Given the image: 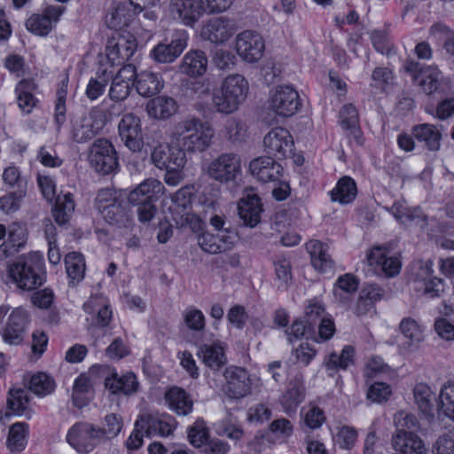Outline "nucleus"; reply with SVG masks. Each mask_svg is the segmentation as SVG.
Returning a JSON list of instances; mask_svg holds the SVG:
<instances>
[{"label":"nucleus","instance_id":"f257e3e1","mask_svg":"<svg viewBox=\"0 0 454 454\" xmlns=\"http://www.w3.org/2000/svg\"><path fill=\"white\" fill-rule=\"evenodd\" d=\"M8 275L23 291H34L45 282L43 257L38 252L19 256L8 265Z\"/></svg>","mask_w":454,"mask_h":454},{"label":"nucleus","instance_id":"f03ea898","mask_svg":"<svg viewBox=\"0 0 454 454\" xmlns=\"http://www.w3.org/2000/svg\"><path fill=\"white\" fill-rule=\"evenodd\" d=\"M248 90L249 83L243 75L230 74L222 82L220 88L214 91L212 105L219 114H233L245 102Z\"/></svg>","mask_w":454,"mask_h":454},{"label":"nucleus","instance_id":"7ed1b4c3","mask_svg":"<svg viewBox=\"0 0 454 454\" xmlns=\"http://www.w3.org/2000/svg\"><path fill=\"white\" fill-rule=\"evenodd\" d=\"M177 145L187 152H203L211 144L214 129L199 118H189L178 122L173 130Z\"/></svg>","mask_w":454,"mask_h":454},{"label":"nucleus","instance_id":"20e7f679","mask_svg":"<svg viewBox=\"0 0 454 454\" xmlns=\"http://www.w3.org/2000/svg\"><path fill=\"white\" fill-rule=\"evenodd\" d=\"M433 273L432 260H415L407 268V282L416 292L430 298L439 297L445 291V280Z\"/></svg>","mask_w":454,"mask_h":454},{"label":"nucleus","instance_id":"39448f33","mask_svg":"<svg viewBox=\"0 0 454 454\" xmlns=\"http://www.w3.org/2000/svg\"><path fill=\"white\" fill-rule=\"evenodd\" d=\"M161 188L162 185L158 180L151 178L144 181L129 192L128 200L136 207L141 223H148L155 216L158 211L155 202L159 199L158 193L160 192Z\"/></svg>","mask_w":454,"mask_h":454},{"label":"nucleus","instance_id":"423d86ee","mask_svg":"<svg viewBox=\"0 0 454 454\" xmlns=\"http://www.w3.org/2000/svg\"><path fill=\"white\" fill-rule=\"evenodd\" d=\"M71 137L75 143H86L94 138L106 125L102 110L92 109L88 114L72 120Z\"/></svg>","mask_w":454,"mask_h":454},{"label":"nucleus","instance_id":"0eeeda50","mask_svg":"<svg viewBox=\"0 0 454 454\" xmlns=\"http://www.w3.org/2000/svg\"><path fill=\"white\" fill-rule=\"evenodd\" d=\"M88 160L91 167L102 175L111 174L119 167L116 151L111 142L106 138H98L93 142Z\"/></svg>","mask_w":454,"mask_h":454},{"label":"nucleus","instance_id":"6e6552de","mask_svg":"<svg viewBox=\"0 0 454 454\" xmlns=\"http://www.w3.org/2000/svg\"><path fill=\"white\" fill-rule=\"evenodd\" d=\"M102 440L99 427L91 424L79 422L74 424L67 434V442L79 453H89Z\"/></svg>","mask_w":454,"mask_h":454},{"label":"nucleus","instance_id":"1a4fd4ad","mask_svg":"<svg viewBox=\"0 0 454 454\" xmlns=\"http://www.w3.org/2000/svg\"><path fill=\"white\" fill-rule=\"evenodd\" d=\"M240 171L239 158L232 153H224L212 160L207 167V174L215 181L228 184L234 181Z\"/></svg>","mask_w":454,"mask_h":454},{"label":"nucleus","instance_id":"9d476101","mask_svg":"<svg viewBox=\"0 0 454 454\" xmlns=\"http://www.w3.org/2000/svg\"><path fill=\"white\" fill-rule=\"evenodd\" d=\"M301 103L298 92L291 86H278L270 99V109L282 117L293 116Z\"/></svg>","mask_w":454,"mask_h":454},{"label":"nucleus","instance_id":"9b49d317","mask_svg":"<svg viewBox=\"0 0 454 454\" xmlns=\"http://www.w3.org/2000/svg\"><path fill=\"white\" fill-rule=\"evenodd\" d=\"M29 314L22 308H16L10 314L1 334L3 340L9 345H20L23 342Z\"/></svg>","mask_w":454,"mask_h":454},{"label":"nucleus","instance_id":"f8f14e48","mask_svg":"<svg viewBox=\"0 0 454 454\" xmlns=\"http://www.w3.org/2000/svg\"><path fill=\"white\" fill-rule=\"evenodd\" d=\"M265 45L262 37L256 32L246 30L236 38L238 54L248 63L257 62L262 59Z\"/></svg>","mask_w":454,"mask_h":454},{"label":"nucleus","instance_id":"ddd939ff","mask_svg":"<svg viewBox=\"0 0 454 454\" xmlns=\"http://www.w3.org/2000/svg\"><path fill=\"white\" fill-rule=\"evenodd\" d=\"M119 135L124 145L132 152H140L143 145L141 121L134 114H125L118 125Z\"/></svg>","mask_w":454,"mask_h":454},{"label":"nucleus","instance_id":"4468645a","mask_svg":"<svg viewBox=\"0 0 454 454\" xmlns=\"http://www.w3.org/2000/svg\"><path fill=\"white\" fill-rule=\"evenodd\" d=\"M151 159L160 169L184 168L186 163L185 152L178 145H160L154 147Z\"/></svg>","mask_w":454,"mask_h":454},{"label":"nucleus","instance_id":"2eb2a0df","mask_svg":"<svg viewBox=\"0 0 454 454\" xmlns=\"http://www.w3.org/2000/svg\"><path fill=\"white\" fill-rule=\"evenodd\" d=\"M263 145L270 157L281 160L287 153H292L294 141L286 129L277 127L264 137Z\"/></svg>","mask_w":454,"mask_h":454},{"label":"nucleus","instance_id":"dca6fc26","mask_svg":"<svg viewBox=\"0 0 454 454\" xmlns=\"http://www.w3.org/2000/svg\"><path fill=\"white\" fill-rule=\"evenodd\" d=\"M226 234L214 235L203 231L197 236L198 245L206 253L216 254L231 250L235 245L238 237L232 229H224Z\"/></svg>","mask_w":454,"mask_h":454},{"label":"nucleus","instance_id":"f3484780","mask_svg":"<svg viewBox=\"0 0 454 454\" xmlns=\"http://www.w3.org/2000/svg\"><path fill=\"white\" fill-rule=\"evenodd\" d=\"M224 378L226 384L223 389L230 398L239 399L250 393L251 380L245 369L229 367L224 372Z\"/></svg>","mask_w":454,"mask_h":454},{"label":"nucleus","instance_id":"a211bd4d","mask_svg":"<svg viewBox=\"0 0 454 454\" xmlns=\"http://www.w3.org/2000/svg\"><path fill=\"white\" fill-rule=\"evenodd\" d=\"M187 34L184 30L174 33L169 43H159L151 51V57L159 63H170L184 51L187 45Z\"/></svg>","mask_w":454,"mask_h":454},{"label":"nucleus","instance_id":"6ab92c4d","mask_svg":"<svg viewBox=\"0 0 454 454\" xmlns=\"http://www.w3.org/2000/svg\"><path fill=\"white\" fill-rule=\"evenodd\" d=\"M174 422L175 419L168 415L145 414L137 420V427H141V429H145L148 436H168L173 432Z\"/></svg>","mask_w":454,"mask_h":454},{"label":"nucleus","instance_id":"aec40b11","mask_svg":"<svg viewBox=\"0 0 454 454\" xmlns=\"http://www.w3.org/2000/svg\"><path fill=\"white\" fill-rule=\"evenodd\" d=\"M251 174L262 183L278 181L282 176V167L272 157H258L249 164Z\"/></svg>","mask_w":454,"mask_h":454},{"label":"nucleus","instance_id":"412c9836","mask_svg":"<svg viewBox=\"0 0 454 454\" xmlns=\"http://www.w3.org/2000/svg\"><path fill=\"white\" fill-rule=\"evenodd\" d=\"M137 41L130 36L126 38L119 36L116 40H112L106 47V55L108 59L116 65H122L129 61L137 50Z\"/></svg>","mask_w":454,"mask_h":454},{"label":"nucleus","instance_id":"4be33fe9","mask_svg":"<svg viewBox=\"0 0 454 454\" xmlns=\"http://www.w3.org/2000/svg\"><path fill=\"white\" fill-rule=\"evenodd\" d=\"M238 211L245 225L256 226L261 221V213L262 212L261 199L257 194L248 193L240 199Z\"/></svg>","mask_w":454,"mask_h":454},{"label":"nucleus","instance_id":"5701e85b","mask_svg":"<svg viewBox=\"0 0 454 454\" xmlns=\"http://www.w3.org/2000/svg\"><path fill=\"white\" fill-rule=\"evenodd\" d=\"M170 7L187 26H192L198 21L204 11L202 0H171Z\"/></svg>","mask_w":454,"mask_h":454},{"label":"nucleus","instance_id":"b1692460","mask_svg":"<svg viewBox=\"0 0 454 454\" xmlns=\"http://www.w3.org/2000/svg\"><path fill=\"white\" fill-rule=\"evenodd\" d=\"M234 25L223 17L211 19L203 27L202 35L214 43L227 41L234 33Z\"/></svg>","mask_w":454,"mask_h":454},{"label":"nucleus","instance_id":"393cba45","mask_svg":"<svg viewBox=\"0 0 454 454\" xmlns=\"http://www.w3.org/2000/svg\"><path fill=\"white\" fill-rule=\"evenodd\" d=\"M306 249L310 254L313 267L323 273L333 270L334 262L328 254V246L319 240L312 239L306 244Z\"/></svg>","mask_w":454,"mask_h":454},{"label":"nucleus","instance_id":"a878e982","mask_svg":"<svg viewBox=\"0 0 454 454\" xmlns=\"http://www.w3.org/2000/svg\"><path fill=\"white\" fill-rule=\"evenodd\" d=\"M86 313L91 316L90 326L105 327L112 319V310L105 304L102 297L91 296L84 304ZM90 321V318H87Z\"/></svg>","mask_w":454,"mask_h":454},{"label":"nucleus","instance_id":"bb28decb","mask_svg":"<svg viewBox=\"0 0 454 454\" xmlns=\"http://www.w3.org/2000/svg\"><path fill=\"white\" fill-rule=\"evenodd\" d=\"M168 407L176 415L186 416L192 411L193 400L190 394L179 387H172L165 393Z\"/></svg>","mask_w":454,"mask_h":454},{"label":"nucleus","instance_id":"cd10ccee","mask_svg":"<svg viewBox=\"0 0 454 454\" xmlns=\"http://www.w3.org/2000/svg\"><path fill=\"white\" fill-rule=\"evenodd\" d=\"M207 67L206 53L200 50H192L184 55L179 65V71L190 77H198L206 73Z\"/></svg>","mask_w":454,"mask_h":454},{"label":"nucleus","instance_id":"c85d7f7f","mask_svg":"<svg viewBox=\"0 0 454 454\" xmlns=\"http://www.w3.org/2000/svg\"><path fill=\"white\" fill-rule=\"evenodd\" d=\"M197 356L207 367L215 371L226 364L224 349L220 342L199 345Z\"/></svg>","mask_w":454,"mask_h":454},{"label":"nucleus","instance_id":"c756f323","mask_svg":"<svg viewBox=\"0 0 454 454\" xmlns=\"http://www.w3.org/2000/svg\"><path fill=\"white\" fill-rule=\"evenodd\" d=\"M138 381L134 373L129 372L123 376L113 373L105 380V386L113 394L122 393L126 395H132L137 391Z\"/></svg>","mask_w":454,"mask_h":454},{"label":"nucleus","instance_id":"7c9ffc66","mask_svg":"<svg viewBox=\"0 0 454 454\" xmlns=\"http://www.w3.org/2000/svg\"><path fill=\"white\" fill-rule=\"evenodd\" d=\"M411 134L429 151L435 152L440 149L442 134L434 125L428 123L416 125L412 128Z\"/></svg>","mask_w":454,"mask_h":454},{"label":"nucleus","instance_id":"2f4dec72","mask_svg":"<svg viewBox=\"0 0 454 454\" xmlns=\"http://www.w3.org/2000/svg\"><path fill=\"white\" fill-rule=\"evenodd\" d=\"M367 261L371 266L380 265L388 277L397 275L401 269V262L397 257H387L379 247H374L367 254Z\"/></svg>","mask_w":454,"mask_h":454},{"label":"nucleus","instance_id":"473e14b6","mask_svg":"<svg viewBox=\"0 0 454 454\" xmlns=\"http://www.w3.org/2000/svg\"><path fill=\"white\" fill-rule=\"evenodd\" d=\"M304 397L303 377L297 375L290 381L286 392L282 396L281 403L286 411H294L303 401Z\"/></svg>","mask_w":454,"mask_h":454},{"label":"nucleus","instance_id":"72a5a7b5","mask_svg":"<svg viewBox=\"0 0 454 454\" xmlns=\"http://www.w3.org/2000/svg\"><path fill=\"white\" fill-rule=\"evenodd\" d=\"M356 194V184L353 178L348 176L340 178L335 188L330 192L331 200L342 205L351 203Z\"/></svg>","mask_w":454,"mask_h":454},{"label":"nucleus","instance_id":"f704fd0d","mask_svg":"<svg viewBox=\"0 0 454 454\" xmlns=\"http://www.w3.org/2000/svg\"><path fill=\"white\" fill-rule=\"evenodd\" d=\"M177 109L176 101L170 97L160 96L150 100L146 105V110L150 116L156 119H168Z\"/></svg>","mask_w":454,"mask_h":454},{"label":"nucleus","instance_id":"c9c22d12","mask_svg":"<svg viewBox=\"0 0 454 454\" xmlns=\"http://www.w3.org/2000/svg\"><path fill=\"white\" fill-rule=\"evenodd\" d=\"M135 85L139 95L150 98L160 92L163 87V82L157 74L152 72L144 71L137 76Z\"/></svg>","mask_w":454,"mask_h":454},{"label":"nucleus","instance_id":"e433bc0d","mask_svg":"<svg viewBox=\"0 0 454 454\" xmlns=\"http://www.w3.org/2000/svg\"><path fill=\"white\" fill-rule=\"evenodd\" d=\"M28 425L17 422L11 426L6 441L7 448L12 452H21L27 442Z\"/></svg>","mask_w":454,"mask_h":454},{"label":"nucleus","instance_id":"4c0bfd02","mask_svg":"<svg viewBox=\"0 0 454 454\" xmlns=\"http://www.w3.org/2000/svg\"><path fill=\"white\" fill-rule=\"evenodd\" d=\"M101 215L109 224L120 228H128L131 223V215L122 200L112 205Z\"/></svg>","mask_w":454,"mask_h":454},{"label":"nucleus","instance_id":"58836bf2","mask_svg":"<svg viewBox=\"0 0 454 454\" xmlns=\"http://www.w3.org/2000/svg\"><path fill=\"white\" fill-rule=\"evenodd\" d=\"M74 210L73 195L70 192L62 198L58 197L52 208V215L59 225H65L69 222L72 213Z\"/></svg>","mask_w":454,"mask_h":454},{"label":"nucleus","instance_id":"ea45409f","mask_svg":"<svg viewBox=\"0 0 454 454\" xmlns=\"http://www.w3.org/2000/svg\"><path fill=\"white\" fill-rule=\"evenodd\" d=\"M91 389L90 378L85 374H81L74 380L73 387L72 399L74 405L80 409L86 406L90 400L87 395L90 393Z\"/></svg>","mask_w":454,"mask_h":454},{"label":"nucleus","instance_id":"a19ab883","mask_svg":"<svg viewBox=\"0 0 454 454\" xmlns=\"http://www.w3.org/2000/svg\"><path fill=\"white\" fill-rule=\"evenodd\" d=\"M66 270L72 281H81L84 277L85 262L83 255L77 252L68 253L65 257Z\"/></svg>","mask_w":454,"mask_h":454},{"label":"nucleus","instance_id":"79ce46f5","mask_svg":"<svg viewBox=\"0 0 454 454\" xmlns=\"http://www.w3.org/2000/svg\"><path fill=\"white\" fill-rule=\"evenodd\" d=\"M359 281L356 276L350 273L344 274L340 276L333 288V294L335 299L338 300L340 303L344 304L348 301L349 298L346 296H342L341 291L346 294H352L356 292L358 289Z\"/></svg>","mask_w":454,"mask_h":454},{"label":"nucleus","instance_id":"37998d69","mask_svg":"<svg viewBox=\"0 0 454 454\" xmlns=\"http://www.w3.org/2000/svg\"><path fill=\"white\" fill-rule=\"evenodd\" d=\"M28 402L29 398L26 390L21 388L11 389L7 399V409L10 410L11 412L6 411L5 417H9L12 413L19 416L23 415L27 410Z\"/></svg>","mask_w":454,"mask_h":454},{"label":"nucleus","instance_id":"c03bdc74","mask_svg":"<svg viewBox=\"0 0 454 454\" xmlns=\"http://www.w3.org/2000/svg\"><path fill=\"white\" fill-rule=\"evenodd\" d=\"M400 330L408 339V348L413 349L423 340V333L418 323L411 317L403 318L400 323Z\"/></svg>","mask_w":454,"mask_h":454},{"label":"nucleus","instance_id":"a18cd8bd","mask_svg":"<svg viewBox=\"0 0 454 454\" xmlns=\"http://www.w3.org/2000/svg\"><path fill=\"white\" fill-rule=\"evenodd\" d=\"M130 16L125 4L119 3L106 15V24L109 28L118 29L129 25Z\"/></svg>","mask_w":454,"mask_h":454},{"label":"nucleus","instance_id":"49530a36","mask_svg":"<svg viewBox=\"0 0 454 454\" xmlns=\"http://www.w3.org/2000/svg\"><path fill=\"white\" fill-rule=\"evenodd\" d=\"M419 84L422 90L427 94L431 95L439 91L442 85V73L436 67H427L423 71V75L420 77Z\"/></svg>","mask_w":454,"mask_h":454},{"label":"nucleus","instance_id":"de8ad7c7","mask_svg":"<svg viewBox=\"0 0 454 454\" xmlns=\"http://www.w3.org/2000/svg\"><path fill=\"white\" fill-rule=\"evenodd\" d=\"M413 395L418 408L423 413L427 414L432 411L434 393L427 385L417 384L413 388Z\"/></svg>","mask_w":454,"mask_h":454},{"label":"nucleus","instance_id":"09e8293b","mask_svg":"<svg viewBox=\"0 0 454 454\" xmlns=\"http://www.w3.org/2000/svg\"><path fill=\"white\" fill-rule=\"evenodd\" d=\"M396 433H406L407 434H416L419 429V422L414 414L405 411H399L395 417Z\"/></svg>","mask_w":454,"mask_h":454},{"label":"nucleus","instance_id":"8fccbe9b","mask_svg":"<svg viewBox=\"0 0 454 454\" xmlns=\"http://www.w3.org/2000/svg\"><path fill=\"white\" fill-rule=\"evenodd\" d=\"M54 380L43 372L32 376L29 389L37 395H46L54 390Z\"/></svg>","mask_w":454,"mask_h":454},{"label":"nucleus","instance_id":"3c124183","mask_svg":"<svg viewBox=\"0 0 454 454\" xmlns=\"http://www.w3.org/2000/svg\"><path fill=\"white\" fill-rule=\"evenodd\" d=\"M326 317L325 306L317 300L309 301L303 319L316 330L317 324Z\"/></svg>","mask_w":454,"mask_h":454},{"label":"nucleus","instance_id":"603ef678","mask_svg":"<svg viewBox=\"0 0 454 454\" xmlns=\"http://www.w3.org/2000/svg\"><path fill=\"white\" fill-rule=\"evenodd\" d=\"M216 202L215 200L208 201L205 204L202 215L206 220H208L209 223L215 228V230L221 231L220 234H226L224 229H231L230 226H225L226 222L223 215L215 213Z\"/></svg>","mask_w":454,"mask_h":454},{"label":"nucleus","instance_id":"864d4df0","mask_svg":"<svg viewBox=\"0 0 454 454\" xmlns=\"http://www.w3.org/2000/svg\"><path fill=\"white\" fill-rule=\"evenodd\" d=\"M208 429L205 422L199 419L188 430V439L190 443L199 448L205 444L208 440Z\"/></svg>","mask_w":454,"mask_h":454},{"label":"nucleus","instance_id":"5fc2aeb1","mask_svg":"<svg viewBox=\"0 0 454 454\" xmlns=\"http://www.w3.org/2000/svg\"><path fill=\"white\" fill-rule=\"evenodd\" d=\"M26 27L39 36H46L52 29L50 20L42 14H33L27 20Z\"/></svg>","mask_w":454,"mask_h":454},{"label":"nucleus","instance_id":"6e6d98bb","mask_svg":"<svg viewBox=\"0 0 454 454\" xmlns=\"http://www.w3.org/2000/svg\"><path fill=\"white\" fill-rule=\"evenodd\" d=\"M26 195V189H14L8 194L0 198V208L5 213L14 212L19 209L20 200Z\"/></svg>","mask_w":454,"mask_h":454},{"label":"nucleus","instance_id":"4d7b16f0","mask_svg":"<svg viewBox=\"0 0 454 454\" xmlns=\"http://www.w3.org/2000/svg\"><path fill=\"white\" fill-rule=\"evenodd\" d=\"M439 398L441 409L444 415L454 419V383L448 382L444 384Z\"/></svg>","mask_w":454,"mask_h":454},{"label":"nucleus","instance_id":"13d9d810","mask_svg":"<svg viewBox=\"0 0 454 454\" xmlns=\"http://www.w3.org/2000/svg\"><path fill=\"white\" fill-rule=\"evenodd\" d=\"M315 329L312 328L303 318L296 319L293 322L291 326L286 330L287 340L293 342L294 340H300L302 337L313 334Z\"/></svg>","mask_w":454,"mask_h":454},{"label":"nucleus","instance_id":"bf43d9fd","mask_svg":"<svg viewBox=\"0 0 454 454\" xmlns=\"http://www.w3.org/2000/svg\"><path fill=\"white\" fill-rule=\"evenodd\" d=\"M121 428V418L115 413H111L105 417V425L99 427V430L102 432V439H112L118 435Z\"/></svg>","mask_w":454,"mask_h":454},{"label":"nucleus","instance_id":"052dcab7","mask_svg":"<svg viewBox=\"0 0 454 454\" xmlns=\"http://www.w3.org/2000/svg\"><path fill=\"white\" fill-rule=\"evenodd\" d=\"M355 349L351 346H345L340 355L333 353L330 355L327 366L329 369L341 368L346 369L352 362Z\"/></svg>","mask_w":454,"mask_h":454},{"label":"nucleus","instance_id":"680f3d73","mask_svg":"<svg viewBox=\"0 0 454 454\" xmlns=\"http://www.w3.org/2000/svg\"><path fill=\"white\" fill-rule=\"evenodd\" d=\"M340 120L342 127L356 131L359 117L356 108L352 104L345 105L340 112Z\"/></svg>","mask_w":454,"mask_h":454},{"label":"nucleus","instance_id":"e2e57ef3","mask_svg":"<svg viewBox=\"0 0 454 454\" xmlns=\"http://www.w3.org/2000/svg\"><path fill=\"white\" fill-rule=\"evenodd\" d=\"M273 263L278 279L287 286L292 280V264L290 260L285 256H278Z\"/></svg>","mask_w":454,"mask_h":454},{"label":"nucleus","instance_id":"0e129e2a","mask_svg":"<svg viewBox=\"0 0 454 454\" xmlns=\"http://www.w3.org/2000/svg\"><path fill=\"white\" fill-rule=\"evenodd\" d=\"M27 240V234L25 228L16 223L11 224L8 228V241L12 248L15 247L19 250L23 247Z\"/></svg>","mask_w":454,"mask_h":454},{"label":"nucleus","instance_id":"69168bd1","mask_svg":"<svg viewBox=\"0 0 454 454\" xmlns=\"http://www.w3.org/2000/svg\"><path fill=\"white\" fill-rule=\"evenodd\" d=\"M118 201H120V200L116 198L115 192L113 190L102 189L98 192L95 200V206L101 215L106 211L108 207Z\"/></svg>","mask_w":454,"mask_h":454},{"label":"nucleus","instance_id":"338daca9","mask_svg":"<svg viewBox=\"0 0 454 454\" xmlns=\"http://www.w3.org/2000/svg\"><path fill=\"white\" fill-rule=\"evenodd\" d=\"M186 326L196 332L205 328V317L203 313L197 309H190L184 312V317Z\"/></svg>","mask_w":454,"mask_h":454},{"label":"nucleus","instance_id":"774afa93","mask_svg":"<svg viewBox=\"0 0 454 454\" xmlns=\"http://www.w3.org/2000/svg\"><path fill=\"white\" fill-rule=\"evenodd\" d=\"M433 454H454V437L448 434L439 436L433 446Z\"/></svg>","mask_w":454,"mask_h":454}]
</instances>
